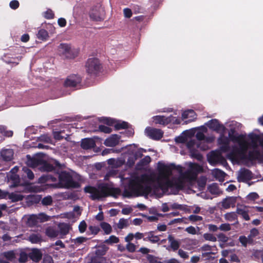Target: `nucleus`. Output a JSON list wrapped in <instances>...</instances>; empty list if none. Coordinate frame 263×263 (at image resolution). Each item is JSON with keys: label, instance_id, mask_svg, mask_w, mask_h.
<instances>
[{"label": "nucleus", "instance_id": "72a5a7b5", "mask_svg": "<svg viewBox=\"0 0 263 263\" xmlns=\"http://www.w3.org/2000/svg\"><path fill=\"white\" fill-rule=\"evenodd\" d=\"M9 179L12 181L14 186H17L20 184V178L17 174L9 175Z\"/></svg>", "mask_w": 263, "mask_h": 263}, {"label": "nucleus", "instance_id": "e2e57ef3", "mask_svg": "<svg viewBox=\"0 0 263 263\" xmlns=\"http://www.w3.org/2000/svg\"><path fill=\"white\" fill-rule=\"evenodd\" d=\"M217 237L219 241L226 243L228 241V237L223 233H221L217 235Z\"/></svg>", "mask_w": 263, "mask_h": 263}, {"label": "nucleus", "instance_id": "f8f14e48", "mask_svg": "<svg viewBox=\"0 0 263 263\" xmlns=\"http://www.w3.org/2000/svg\"><path fill=\"white\" fill-rule=\"evenodd\" d=\"M219 159L224 160V157L219 151H212L208 155V160L211 164L215 165L218 163Z\"/></svg>", "mask_w": 263, "mask_h": 263}, {"label": "nucleus", "instance_id": "8fccbe9b", "mask_svg": "<svg viewBox=\"0 0 263 263\" xmlns=\"http://www.w3.org/2000/svg\"><path fill=\"white\" fill-rule=\"evenodd\" d=\"M98 130L105 134H109L112 132V129L110 127H107L106 126L100 125L99 126Z\"/></svg>", "mask_w": 263, "mask_h": 263}, {"label": "nucleus", "instance_id": "393cba45", "mask_svg": "<svg viewBox=\"0 0 263 263\" xmlns=\"http://www.w3.org/2000/svg\"><path fill=\"white\" fill-rule=\"evenodd\" d=\"M235 203V199L233 197H227L221 202L222 206L226 209H229L230 206H234Z\"/></svg>", "mask_w": 263, "mask_h": 263}, {"label": "nucleus", "instance_id": "5701e85b", "mask_svg": "<svg viewBox=\"0 0 263 263\" xmlns=\"http://www.w3.org/2000/svg\"><path fill=\"white\" fill-rule=\"evenodd\" d=\"M228 136L230 140L233 142H235L237 140H240L243 139V138H245V136L242 134L238 135L234 128L230 129L229 132Z\"/></svg>", "mask_w": 263, "mask_h": 263}, {"label": "nucleus", "instance_id": "a211bd4d", "mask_svg": "<svg viewBox=\"0 0 263 263\" xmlns=\"http://www.w3.org/2000/svg\"><path fill=\"white\" fill-rule=\"evenodd\" d=\"M154 121L156 124L162 125H166L171 123L170 118L171 117H165L164 116H155L153 117Z\"/></svg>", "mask_w": 263, "mask_h": 263}, {"label": "nucleus", "instance_id": "49530a36", "mask_svg": "<svg viewBox=\"0 0 263 263\" xmlns=\"http://www.w3.org/2000/svg\"><path fill=\"white\" fill-rule=\"evenodd\" d=\"M101 122L103 123L107 124L108 126H112L115 123V121L110 118L107 117H103L101 120Z\"/></svg>", "mask_w": 263, "mask_h": 263}, {"label": "nucleus", "instance_id": "5fc2aeb1", "mask_svg": "<svg viewBox=\"0 0 263 263\" xmlns=\"http://www.w3.org/2000/svg\"><path fill=\"white\" fill-rule=\"evenodd\" d=\"M188 219L191 222H196L201 221L203 218L201 216L195 215H191L188 217Z\"/></svg>", "mask_w": 263, "mask_h": 263}, {"label": "nucleus", "instance_id": "de8ad7c7", "mask_svg": "<svg viewBox=\"0 0 263 263\" xmlns=\"http://www.w3.org/2000/svg\"><path fill=\"white\" fill-rule=\"evenodd\" d=\"M218 143L219 145H226L230 143V140L228 137L222 135L218 139Z\"/></svg>", "mask_w": 263, "mask_h": 263}, {"label": "nucleus", "instance_id": "0eeeda50", "mask_svg": "<svg viewBox=\"0 0 263 263\" xmlns=\"http://www.w3.org/2000/svg\"><path fill=\"white\" fill-rule=\"evenodd\" d=\"M105 15L104 8L100 5H98L92 7L89 12L90 19L95 21H101L104 20Z\"/></svg>", "mask_w": 263, "mask_h": 263}, {"label": "nucleus", "instance_id": "9b49d317", "mask_svg": "<svg viewBox=\"0 0 263 263\" xmlns=\"http://www.w3.org/2000/svg\"><path fill=\"white\" fill-rule=\"evenodd\" d=\"M235 142L238 143L239 144L238 149L240 153V159L243 160L247 155L249 144L245 140V138H243V139L240 140H237Z\"/></svg>", "mask_w": 263, "mask_h": 263}, {"label": "nucleus", "instance_id": "ea45409f", "mask_svg": "<svg viewBox=\"0 0 263 263\" xmlns=\"http://www.w3.org/2000/svg\"><path fill=\"white\" fill-rule=\"evenodd\" d=\"M45 233L47 236L51 238H54L58 236L57 231L51 228H47Z\"/></svg>", "mask_w": 263, "mask_h": 263}, {"label": "nucleus", "instance_id": "09e8293b", "mask_svg": "<svg viewBox=\"0 0 263 263\" xmlns=\"http://www.w3.org/2000/svg\"><path fill=\"white\" fill-rule=\"evenodd\" d=\"M185 206V205L180 204L178 203H174L170 205V208L172 210L178 209L183 211H185L186 210Z\"/></svg>", "mask_w": 263, "mask_h": 263}, {"label": "nucleus", "instance_id": "7ed1b4c3", "mask_svg": "<svg viewBox=\"0 0 263 263\" xmlns=\"http://www.w3.org/2000/svg\"><path fill=\"white\" fill-rule=\"evenodd\" d=\"M84 191L85 193L91 194L90 198L93 200H99L108 196L116 197L121 193L119 188L110 187L105 183L99 184L98 188L90 185L86 186Z\"/></svg>", "mask_w": 263, "mask_h": 263}, {"label": "nucleus", "instance_id": "f3484780", "mask_svg": "<svg viewBox=\"0 0 263 263\" xmlns=\"http://www.w3.org/2000/svg\"><path fill=\"white\" fill-rule=\"evenodd\" d=\"M261 156V155L259 151L254 149L253 151H250L248 155H246L243 160H248L250 161H255L260 159Z\"/></svg>", "mask_w": 263, "mask_h": 263}, {"label": "nucleus", "instance_id": "ddd939ff", "mask_svg": "<svg viewBox=\"0 0 263 263\" xmlns=\"http://www.w3.org/2000/svg\"><path fill=\"white\" fill-rule=\"evenodd\" d=\"M251 140V146L254 148H256L258 146V143L263 148V137H261L259 135L254 133H251L248 135Z\"/></svg>", "mask_w": 263, "mask_h": 263}, {"label": "nucleus", "instance_id": "bf43d9fd", "mask_svg": "<svg viewBox=\"0 0 263 263\" xmlns=\"http://www.w3.org/2000/svg\"><path fill=\"white\" fill-rule=\"evenodd\" d=\"M87 228V224L84 220L80 222L79 225V231L81 233H84Z\"/></svg>", "mask_w": 263, "mask_h": 263}, {"label": "nucleus", "instance_id": "a19ab883", "mask_svg": "<svg viewBox=\"0 0 263 263\" xmlns=\"http://www.w3.org/2000/svg\"><path fill=\"white\" fill-rule=\"evenodd\" d=\"M119 242V238L115 235H111L108 239H106L104 242L107 244L111 245L117 243Z\"/></svg>", "mask_w": 263, "mask_h": 263}, {"label": "nucleus", "instance_id": "13d9d810", "mask_svg": "<svg viewBox=\"0 0 263 263\" xmlns=\"http://www.w3.org/2000/svg\"><path fill=\"white\" fill-rule=\"evenodd\" d=\"M191 153L192 156L198 160H200L202 158V155L196 149H192Z\"/></svg>", "mask_w": 263, "mask_h": 263}, {"label": "nucleus", "instance_id": "473e14b6", "mask_svg": "<svg viewBox=\"0 0 263 263\" xmlns=\"http://www.w3.org/2000/svg\"><path fill=\"white\" fill-rule=\"evenodd\" d=\"M108 248L105 245L99 247L96 250L95 254L97 256L104 255L107 251Z\"/></svg>", "mask_w": 263, "mask_h": 263}, {"label": "nucleus", "instance_id": "cd10ccee", "mask_svg": "<svg viewBox=\"0 0 263 263\" xmlns=\"http://www.w3.org/2000/svg\"><path fill=\"white\" fill-rule=\"evenodd\" d=\"M167 239L170 243V247L173 249L174 251H175L180 247V242L175 240L174 237L172 235H169Z\"/></svg>", "mask_w": 263, "mask_h": 263}, {"label": "nucleus", "instance_id": "58836bf2", "mask_svg": "<svg viewBox=\"0 0 263 263\" xmlns=\"http://www.w3.org/2000/svg\"><path fill=\"white\" fill-rule=\"evenodd\" d=\"M52 203V198L49 195L44 197L41 200V203L44 206L51 205Z\"/></svg>", "mask_w": 263, "mask_h": 263}, {"label": "nucleus", "instance_id": "b1692460", "mask_svg": "<svg viewBox=\"0 0 263 263\" xmlns=\"http://www.w3.org/2000/svg\"><path fill=\"white\" fill-rule=\"evenodd\" d=\"M196 113L195 112L192 110H187L186 111H184L182 114V118L183 120L187 119L189 118H191V119H189L188 121H185V123L187 124L188 122H191L192 121H193L196 118Z\"/></svg>", "mask_w": 263, "mask_h": 263}, {"label": "nucleus", "instance_id": "603ef678", "mask_svg": "<svg viewBox=\"0 0 263 263\" xmlns=\"http://www.w3.org/2000/svg\"><path fill=\"white\" fill-rule=\"evenodd\" d=\"M43 159L40 158H33L31 159V163L33 166L40 167Z\"/></svg>", "mask_w": 263, "mask_h": 263}, {"label": "nucleus", "instance_id": "3c124183", "mask_svg": "<svg viewBox=\"0 0 263 263\" xmlns=\"http://www.w3.org/2000/svg\"><path fill=\"white\" fill-rule=\"evenodd\" d=\"M151 162V157L149 156H146L140 161L139 163L142 166H146L148 165Z\"/></svg>", "mask_w": 263, "mask_h": 263}, {"label": "nucleus", "instance_id": "c03bdc74", "mask_svg": "<svg viewBox=\"0 0 263 263\" xmlns=\"http://www.w3.org/2000/svg\"><path fill=\"white\" fill-rule=\"evenodd\" d=\"M40 179H42L44 182L48 181L55 182L57 181V177L51 175H43Z\"/></svg>", "mask_w": 263, "mask_h": 263}, {"label": "nucleus", "instance_id": "a18cd8bd", "mask_svg": "<svg viewBox=\"0 0 263 263\" xmlns=\"http://www.w3.org/2000/svg\"><path fill=\"white\" fill-rule=\"evenodd\" d=\"M203 237L205 240H209L212 242H216L217 241L216 237L212 234L204 233L203 235Z\"/></svg>", "mask_w": 263, "mask_h": 263}, {"label": "nucleus", "instance_id": "412c9836", "mask_svg": "<svg viewBox=\"0 0 263 263\" xmlns=\"http://www.w3.org/2000/svg\"><path fill=\"white\" fill-rule=\"evenodd\" d=\"M1 153L4 161L9 162L13 159L14 152L11 149H3L1 151Z\"/></svg>", "mask_w": 263, "mask_h": 263}, {"label": "nucleus", "instance_id": "0e129e2a", "mask_svg": "<svg viewBox=\"0 0 263 263\" xmlns=\"http://www.w3.org/2000/svg\"><path fill=\"white\" fill-rule=\"evenodd\" d=\"M38 220L40 219L41 221L44 222L49 220V216L45 213H40L37 216Z\"/></svg>", "mask_w": 263, "mask_h": 263}, {"label": "nucleus", "instance_id": "f257e3e1", "mask_svg": "<svg viewBox=\"0 0 263 263\" xmlns=\"http://www.w3.org/2000/svg\"><path fill=\"white\" fill-rule=\"evenodd\" d=\"M158 170L159 176L157 180V185L155 188H159L163 192L168 191L170 188L175 187L177 191L181 190L183 187L182 182L179 180L170 179L169 177L172 175L173 170H177L181 172L182 167L180 165H176L174 163L166 165L161 162L158 163Z\"/></svg>", "mask_w": 263, "mask_h": 263}, {"label": "nucleus", "instance_id": "9d476101", "mask_svg": "<svg viewBox=\"0 0 263 263\" xmlns=\"http://www.w3.org/2000/svg\"><path fill=\"white\" fill-rule=\"evenodd\" d=\"M207 125L209 128L216 132H224L226 130V127L222 124H220L219 121L216 119H213L210 120Z\"/></svg>", "mask_w": 263, "mask_h": 263}, {"label": "nucleus", "instance_id": "423d86ee", "mask_svg": "<svg viewBox=\"0 0 263 263\" xmlns=\"http://www.w3.org/2000/svg\"><path fill=\"white\" fill-rule=\"evenodd\" d=\"M62 165L57 160L53 164H51L43 160L39 170L41 172H53L57 174V171L62 169Z\"/></svg>", "mask_w": 263, "mask_h": 263}, {"label": "nucleus", "instance_id": "20e7f679", "mask_svg": "<svg viewBox=\"0 0 263 263\" xmlns=\"http://www.w3.org/2000/svg\"><path fill=\"white\" fill-rule=\"evenodd\" d=\"M86 73L90 77H97L103 71V66L100 60L96 57L88 58L85 65Z\"/></svg>", "mask_w": 263, "mask_h": 263}, {"label": "nucleus", "instance_id": "338daca9", "mask_svg": "<svg viewBox=\"0 0 263 263\" xmlns=\"http://www.w3.org/2000/svg\"><path fill=\"white\" fill-rule=\"evenodd\" d=\"M259 234V231L256 228H253L250 230L248 237H255Z\"/></svg>", "mask_w": 263, "mask_h": 263}, {"label": "nucleus", "instance_id": "1a4fd4ad", "mask_svg": "<svg viewBox=\"0 0 263 263\" xmlns=\"http://www.w3.org/2000/svg\"><path fill=\"white\" fill-rule=\"evenodd\" d=\"M82 79L78 74H71L67 77L64 82L66 87H73L81 82Z\"/></svg>", "mask_w": 263, "mask_h": 263}, {"label": "nucleus", "instance_id": "c9c22d12", "mask_svg": "<svg viewBox=\"0 0 263 263\" xmlns=\"http://www.w3.org/2000/svg\"><path fill=\"white\" fill-rule=\"evenodd\" d=\"M88 238L87 237L80 236L75 239H71V242L78 246L86 242Z\"/></svg>", "mask_w": 263, "mask_h": 263}, {"label": "nucleus", "instance_id": "4be33fe9", "mask_svg": "<svg viewBox=\"0 0 263 263\" xmlns=\"http://www.w3.org/2000/svg\"><path fill=\"white\" fill-rule=\"evenodd\" d=\"M236 213L241 216L242 218L246 221L249 220L250 219L249 215V211L246 206L241 205L240 207H237Z\"/></svg>", "mask_w": 263, "mask_h": 263}, {"label": "nucleus", "instance_id": "6ab92c4d", "mask_svg": "<svg viewBox=\"0 0 263 263\" xmlns=\"http://www.w3.org/2000/svg\"><path fill=\"white\" fill-rule=\"evenodd\" d=\"M29 257L34 262H38L42 257V253L38 249H33L29 253Z\"/></svg>", "mask_w": 263, "mask_h": 263}, {"label": "nucleus", "instance_id": "bb28decb", "mask_svg": "<svg viewBox=\"0 0 263 263\" xmlns=\"http://www.w3.org/2000/svg\"><path fill=\"white\" fill-rule=\"evenodd\" d=\"M62 55L66 59H73L79 54V50H63Z\"/></svg>", "mask_w": 263, "mask_h": 263}, {"label": "nucleus", "instance_id": "f03ea898", "mask_svg": "<svg viewBox=\"0 0 263 263\" xmlns=\"http://www.w3.org/2000/svg\"><path fill=\"white\" fill-rule=\"evenodd\" d=\"M150 180V176L146 174L133 177L129 180L128 185L130 192L126 190L125 191L126 196L130 197L132 194L136 196L148 195L152 192V187L148 184H143L147 183Z\"/></svg>", "mask_w": 263, "mask_h": 263}, {"label": "nucleus", "instance_id": "a878e982", "mask_svg": "<svg viewBox=\"0 0 263 263\" xmlns=\"http://www.w3.org/2000/svg\"><path fill=\"white\" fill-rule=\"evenodd\" d=\"M239 177L243 181H249L252 178V173L249 170L244 169L240 172Z\"/></svg>", "mask_w": 263, "mask_h": 263}, {"label": "nucleus", "instance_id": "052dcab7", "mask_svg": "<svg viewBox=\"0 0 263 263\" xmlns=\"http://www.w3.org/2000/svg\"><path fill=\"white\" fill-rule=\"evenodd\" d=\"M136 249V245L133 243L129 242L126 246V249L130 253L135 252Z\"/></svg>", "mask_w": 263, "mask_h": 263}, {"label": "nucleus", "instance_id": "dca6fc26", "mask_svg": "<svg viewBox=\"0 0 263 263\" xmlns=\"http://www.w3.org/2000/svg\"><path fill=\"white\" fill-rule=\"evenodd\" d=\"M227 158L232 161H238L240 159V153L238 147L234 146L232 151L227 155Z\"/></svg>", "mask_w": 263, "mask_h": 263}, {"label": "nucleus", "instance_id": "37998d69", "mask_svg": "<svg viewBox=\"0 0 263 263\" xmlns=\"http://www.w3.org/2000/svg\"><path fill=\"white\" fill-rule=\"evenodd\" d=\"M215 254V253L213 252H202L201 256L205 260H210L214 258L212 255Z\"/></svg>", "mask_w": 263, "mask_h": 263}, {"label": "nucleus", "instance_id": "680f3d73", "mask_svg": "<svg viewBox=\"0 0 263 263\" xmlns=\"http://www.w3.org/2000/svg\"><path fill=\"white\" fill-rule=\"evenodd\" d=\"M239 241L243 247H246L248 243V239L245 236H240L239 237Z\"/></svg>", "mask_w": 263, "mask_h": 263}, {"label": "nucleus", "instance_id": "39448f33", "mask_svg": "<svg viewBox=\"0 0 263 263\" xmlns=\"http://www.w3.org/2000/svg\"><path fill=\"white\" fill-rule=\"evenodd\" d=\"M57 171L56 175L59 178V183L63 187L66 189L78 188L80 187L79 182L74 181L71 174L66 171Z\"/></svg>", "mask_w": 263, "mask_h": 263}, {"label": "nucleus", "instance_id": "e433bc0d", "mask_svg": "<svg viewBox=\"0 0 263 263\" xmlns=\"http://www.w3.org/2000/svg\"><path fill=\"white\" fill-rule=\"evenodd\" d=\"M39 222L37 216L32 215L29 216L27 220V223L29 226H34Z\"/></svg>", "mask_w": 263, "mask_h": 263}, {"label": "nucleus", "instance_id": "6e6552de", "mask_svg": "<svg viewBox=\"0 0 263 263\" xmlns=\"http://www.w3.org/2000/svg\"><path fill=\"white\" fill-rule=\"evenodd\" d=\"M145 132L148 137L155 140L161 139L163 135V133L161 129L151 127H146Z\"/></svg>", "mask_w": 263, "mask_h": 263}, {"label": "nucleus", "instance_id": "c85d7f7f", "mask_svg": "<svg viewBox=\"0 0 263 263\" xmlns=\"http://www.w3.org/2000/svg\"><path fill=\"white\" fill-rule=\"evenodd\" d=\"M60 233L62 235H67L70 230V226L69 224L66 223H61L59 224Z\"/></svg>", "mask_w": 263, "mask_h": 263}, {"label": "nucleus", "instance_id": "2f4dec72", "mask_svg": "<svg viewBox=\"0 0 263 263\" xmlns=\"http://www.w3.org/2000/svg\"><path fill=\"white\" fill-rule=\"evenodd\" d=\"M100 227L104 231L105 234H109L112 232V228L111 226L107 222H102L100 223Z\"/></svg>", "mask_w": 263, "mask_h": 263}, {"label": "nucleus", "instance_id": "4c0bfd02", "mask_svg": "<svg viewBox=\"0 0 263 263\" xmlns=\"http://www.w3.org/2000/svg\"><path fill=\"white\" fill-rule=\"evenodd\" d=\"M37 37L39 39L42 40H46L49 37L48 32L46 30H45V29H40L38 31V33H37Z\"/></svg>", "mask_w": 263, "mask_h": 263}, {"label": "nucleus", "instance_id": "4468645a", "mask_svg": "<svg viewBox=\"0 0 263 263\" xmlns=\"http://www.w3.org/2000/svg\"><path fill=\"white\" fill-rule=\"evenodd\" d=\"M15 258V255L13 251L4 252L0 255V263H10Z\"/></svg>", "mask_w": 263, "mask_h": 263}, {"label": "nucleus", "instance_id": "69168bd1", "mask_svg": "<svg viewBox=\"0 0 263 263\" xmlns=\"http://www.w3.org/2000/svg\"><path fill=\"white\" fill-rule=\"evenodd\" d=\"M44 16L47 19H51L54 16V13L51 9H48L45 12Z\"/></svg>", "mask_w": 263, "mask_h": 263}, {"label": "nucleus", "instance_id": "79ce46f5", "mask_svg": "<svg viewBox=\"0 0 263 263\" xmlns=\"http://www.w3.org/2000/svg\"><path fill=\"white\" fill-rule=\"evenodd\" d=\"M114 126L116 130L126 129L128 127V123L126 122L123 121L121 123L116 124Z\"/></svg>", "mask_w": 263, "mask_h": 263}, {"label": "nucleus", "instance_id": "2eb2a0df", "mask_svg": "<svg viewBox=\"0 0 263 263\" xmlns=\"http://www.w3.org/2000/svg\"><path fill=\"white\" fill-rule=\"evenodd\" d=\"M120 138L121 136L117 134L112 135L105 139L104 144L106 146L114 147L119 143Z\"/></svg>", "mask_w": 263, "mask_h": 263}, {"label": "nucleus", "instance_id": "aec40b11", "mask_svg": "<svg viewBox=\"0 0 263 263\" xmlns=\"http://www.w3.org/2000/svg\"><path fill=\"white\" fill-rule=\"evenodd\" d=\"M95 141L91 138H84L82 140L81 146L84 149H91L95 147Z\"/></svg>", "mask_w": 263, "mask_h": 263}, {"label": "nucleus", "instance_id": "774afa93", "mask_svg": "<svg viewBox=\"0 0 263 263\" xmlns=\"http://www.w3.org/2000/svg\"><path fill=\"white\" fill-rule=\"evenodd\" d=\"M146 258L149 263H156L158 261L156 257L151 254H147Z\"/></svg>", "mask_w": 263, "mask_h": 263}, {"label": "nucleus", "instance_id": "f704fd0d", "mask_svg": "<svg viewBox=\"0 0 263 263\" xmlns=\"http://www.w3.org/2000/svg\"><path fill=\"white\" fill-rule=\"evenodd\" d=\"M129 225L128 219L120 218L117 223V228L120 230L127 228Z\"/></svg>", "mask_w": 263, "mask_h": 263}, {"label": "nucleus", "instance_id": "4d7b16f0", "mask_svg": "<svg viewBox=\"0 0 263 263\" xmlns=\"http://www.w3.org/2000/svg\"><path fill=\"white\" fill-rule=\"evenodd\" d=\"M64 130L59 132H53V138L55 140L60 141L63 139L64 137L61 135Z\"/></svg>", "mask_w": 263, "mask_h": 263}, {"label": "nucleus", "instance_id": "864d4df0", "mask_svg": "<svg viewBox=\"0 0 263 263\" xmlns=\"http://www.w3.org/2000/svg\"><path fill=\"white\" fill-rule=\"evenodd\" d=\"M28 257L29 254L27 255L25 252H21L20 255L18 260L20 262L24 263L27 261Z\"/></svg>", "mask_w": 263, "mask_h": 263}, {"label": "nucleus", "instance_id": "7c9ffc66", "mask_svg": "<svg viewBox=\"0 0 263 263\" xmlns=\"http://www.w3.org/2000/svg\"><path fill=\"white\" fill-rule=\"evenodd\" d=\"M213 175L214 177L219 180L223 179L226 174L218 168H215L213 171Z\"/></svg>", "mask_w": 263, "mask_h": 263}, {"label": "nucleus", "instance_id": "6e6d98bb", "mask_svg": "<svg viewBox=\"0 0 263 263\" xmlns=\"http://www.w3.org/2000/svg\"><path fill=\"white\" fill-rule=\"evenodd\" d=\"M209 191L212 194H217L218 192V187L216 184H212L209 187Z\"/></svg>", "mask_w": 263, "mask_h": 263}, {"label": "nucleus", "instance_id": "c756f323", "mask_svg": "<svg viewBox=\"0 0 263 263\" xmlns=\"http://www.w3.org/2000/svg\"><path fill=\"white\" fill-rule=\"evenodd\" d=\"M29 240L32 243H38L43 241L42 237L40 234H31L29 237Z\"/></svg>", "mask_w": 263, "mask_h": 263}]
</instances>
